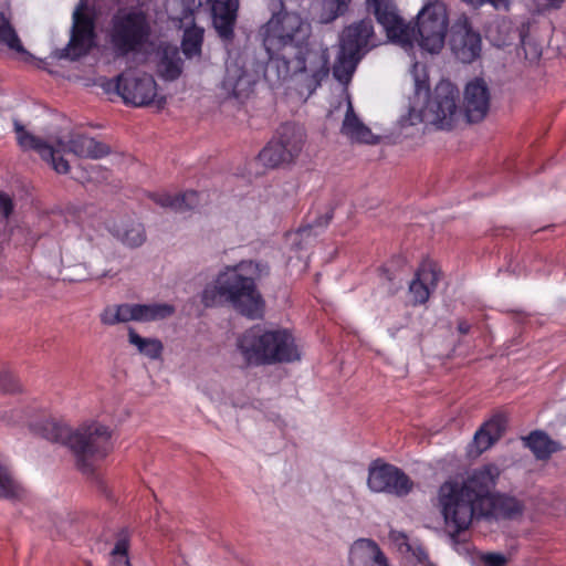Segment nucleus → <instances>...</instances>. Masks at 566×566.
Wrapping results in <instances>:
<instances>
[{"label":"nucleus","mask_w":566,"mask_h":566,"mask_svg":"<svg viewBox=\"0 0 566 566\" xmlns=\"http://www.w3.org/2000/svg\"><path fill=\"white\" fill-rule=\"evenodd\" d=\"M328 69H324V66H321V75H327Z\"/></svg>","instance_id":"nucleus-48"},{"label":"nucleus","mask_w":566,"mask_h":566,"mask_svg":"<svg viewBox=\"0 0 566 566\" xmlns=\"http://www.w3.org/2000/svg\"><path fill=\"white\" fill-rule=\"evenodd\" d=\"M452 50L459 61L462 63H472L481 53V36L473 31L467 15L457 19L451 28Z\"/></svg>","instance_id":"nucleus-13"},{"label":"nucleus","mask_w":566,"mask_h":566,"mask_svg":"<svg viewBox=\"0 0 566 566\" xmlns=\"http://www.w3.org/2000/svg\"><path fill=\"white\" fill-rule=\"evenodd\" d=\"M367 486L374 493L405 497L412 492L415 483L403 470L378 458L368 465Z\"/></svg>","instance_id":"nucleus-10"},{"label":"nucleus","mask_w":566,"mask_h":566,"mask_svg":"<svg viewBox=\"0 0 566 566\" xmlns=\"http://www.w3.org/2000/svg\"><path fill=\"white\" fill-rule=\"evenodd\" d=\"M13 201L10 196L0 191V213L4 218H9L13 212Z\"/></svg>","instance_id":"nucleus-41"},{"label":"nucleus","mask_w":566,"mask_h":566,"mask_svg":"<svg viewBox=\"0 0 566 566\" xmlns=\"http://www.w3.org/2000/svg\"><path fill=\"white\" fill-rule=\"evenodd\" d=\"M340 98L346 101V115L342 125V133L350 140L374 145L377 144L379 137L374 135L369 127H367L355 114L353 104L347 95L346 88L342 87Z\"/></svg>","instance_id":"nucleus-20"},{"label":"nucleus","mask_w":566,"mask_h":566,"mask_svg":"<svg viewBox=\"0 0 566 566\" xmlns=\"http://www.w3.org/2000/svg\"><path fill=\"white\" fill-rule=\"evenodd\" d=\"M128 543L126 539H118L113 548V555H122L127 557ZM126 565L129 566V560L126 558Z\"/></svg>","instance_id":"nucleus-42"},{"label":"nucleus","mask_w":566,"mask_h":566,"mask_svg":"<svg viewBox=\"0 0 566 566\" xmlns=\"http://www.w3.org/2000/svg\"><path fill=\"white\" fill-rule=\"evenodd\" d=\"M499 474L497 467L486 464L440 485L438 506L452 539L470 527L474 516L514 518L523 513L517 499L492 493Z\"/></svg>","instance_id":"nucleus-1"},{"label":"nucleus","mask_w":566,"mask_h":566,"mask_svg":"<svg viewBox=\"0 0 566 566\" xmlns=\"http://www.w3.org/2000/svg\"><path fill=\"white\" fill-rule=\"evenodd\" d=\"M61 145L63 150L81 158L99 159L107 156L111 151L106 144L81 133L71 134L69 140Z\"/></svg>","instance_id":"nucleus-21"},{"label":"nucleus","mask_w":566,"mask_h":566,"mask_svg":"<svg viewBox=\"0 0 566 566\" xmlns=\"http://www.w3.org/2000/svg\"><path fill=\"white\" fill-rule=\"evenodd\" d=\"M149 197L163 208H169L175 212H187L197 208L201 193L193 190L175 196L168 192H153Z\"/></svg>","instance_id":"nucleus-23"},{"label":"nucleus","mask_w":566,"mask_h":566,"mask_svg":"<svg viewBox=\"0 0 566 566\" xmlns=\"http://www.w3.org/2000/svg\"><path fill=\"white\" fill-rule=\"evenodd\" d=\"M482 560L486 566H505L507 562L500 553H488L482 556Z\"/></svg>","instance_id":"nucleus-40"},{"label":"nucleus","mask_w":566,"mask_h":566,"mask_svg":"<svg viewBox=\"0 0 566 566\" xmlns=\"http://www.w3.org/2000/svg\"><path fill=\"white\" fill-rule=\"evenodd\" d=\"M153 35L151 18L137 7L118 8L106 29V41L115 57L140 53Z\"/></svg>","instance_id":"nucleus-6"},{"label":"nucleus","mask_w":566,"mask_h":566,"mask_svg":"<svg viewBox=\"0 0 566 566\" xmlns=\"http://www.w3.org/2000/svg\"><path fill=\"white\" fill-rule=\"evenodd\" d=\"M401 25L397 27L395 34H387L388 39L402 46L412 49L417 43L422 50L437 54L446 43L450 29V19L447 4L441 0H428L415 17V25L406 22L399 14Z\"/></svg>","instance_id":"nucleus-4"},{"label":"nucleus","mask_w":566,"mask_h":566,"mask_svg":"<svg viewBox=\"0 0 566 566\" xmlns=\"http://www.w3.org/2000/svg\"><path fill=\"white\" fill-rule=\"evenodd\" d=\"M40 431L46 440L69 447L77 469L85 474L93 473L94 462L105 459L113 451L112 431L96 421L72 430L66 423L50 419L42 423Z\"/></svg>","instance_id":"nucleus-3"},{"label":"nucleus","mask_w":566,"mask_h":566,"mask_svg":"<svg viewBox=\"0 0 566 566\" xmlns=\"http://www.w3.org/2000/svg\"><path fill=\"white\" fill-rule=\"evenodd\" d=\"M360 60V56L350 54L349 52L339 49L333 65L334 77L342 85H347L350 82Z\"/></svg>","instance_id":"nucleus-26"},{"label":"nucleus","mask_w":566,"mask_h":566,"mask_svg":"<svg viewBox=\"0 0 566 566\" xmlns=\"http://www.w3.org/2000/svg\"><path fill=\"white\" fill-rule=\"evenodd\" d=\"M0 45H4L18 53H27L14 27L12 25L10 14L6 12H0Z\"/></svg>","instance_id":"nucleus-29"},{"label":"nucleus","mask_w":566,"mask_h":566,"mask_svg":"<svg viewBox=\"0 0 566 566\" xmlns=\"http://www.w3.org/2000/svg\"><path fill=\"white\" fill-rule=\"evenodd\" d=\"M255 84L254 76L237 62L227 65L222 88L228 95L243 99L249 97Z\"/></svg>","instance_id":"nucleus-18"},{"label":"nucleus","mask_w":566,"mask_h":566,"mask_svg":"<svg viewBox=\"0 0 566 566\" xmlns=\"http://www.w3.org/2000/svg\"><path fill=\"white\" fill-rule=\"evenodd\" d=\"M120 323L127 322H153L165 319L175 313V307L170 304H129L117 305Z\"/></svg>","instance_id":"nucleus-17"},{"label":"nucleus","mask_w":566,"mask_h":566,"mask_svg":"<svg viewBox=\"0 0 566 566\" xmlns=\"http://www.w3.org/2000/svg\"><path fill=\"white\" fill-rule=\"evenodd\" d=\"M377 44L374 24L370 19L353 22L339 35V49L360 57Z\"/></svg>","instance_id":"nucleus-14"},{"label":"nucleus","mask_w":566,"mask_h":566,"mask_svg":"<svg viewBox=\"0 0 566 566\" xmlns=\"http://www.w3.org/2000/svg\"><path fill=\"white\" fill-rule=\"evenodd\" d=\"M128 342L134 345L137 350L149 359H158L161 357L164 346L157 338H145L135 332L134 328L128 329Z\"/></svg>","instance_id":"nucleus-28"},{"label":"nucleus","mask_w":566,"mask_h":566,"mask_svg":"<svg viewBox=\"0 0 566 566\" xmlns=\"http://www.w3.org/2000/svg\"><path fill=\"white\" fill-rule=\"evenodd\" d=\"M495 442L489 437L486 431L482 427L475 432L473 437V447L475 452L481 454L482 452L490 449Z\"/></svg>","instance_id":"nucleus-36"},{"label":"nucleus","mask_w":566,"mask_h":566,"mask_svg":"<svg viewBox=\"0 0 566 566\" xmlns=\"http://www.w3.org/2000/svg\"><path fill=\"white\" fill-rule=\"evenodd\" d=\"M485 3L492 4L495 9H505L510 7V0H485Z\"/></svg>","instance_id":"nucleus-44"},{"label":"nucleus","mask_w":566,"mask_h":566,"mask_svg":"<svg viewBox=\"0 0 566 566\" xmlns=\"http://www.w3.org/2000/svg\"><path fill=\"white\" fill-rule=\"evenodd\" d=\"M311 24L300 14H274L263 27V45L269 54L264 76L269 82L285 81L292 74L306 71V62L313 53L308 48Z\"/></svg>","instance_id":"nucleus-2"},{"label":"nucleus","mask_w":566,"mask_h":566,"mask_svg":"<svg viewBox=\"0 0 566 566\" xmlns=\"http://www.w3.org/2000/svg\"><path fill=\"white\" fill-rule=\"evenodd\" d=\"M350 566H389L378 544L371 539H357L349 551Z\"/></svg>","instance_id":"nucleus-22"},{"label":"nucleus","mask_w":566,"mask_h":566,"mask_svg":"<svg viewBox=\"0 0 566 566\" xmlns=\"http://www.w3.org/2000/svg\"><path fill=\"white\" fill-rule=\"evenodd\" d=\"M458 331L461 333V334H468L469 331H470V324L465 321H460L458 323Z\"/></svg>","instance_id":"nucleus-45"},{"label":"nucleus","mask_w":566,"mask_h":566,"mask_svg":"<svg viewBox=\"0 0 566 566\" xmlns=\"http://www.w3.org/2000/svg\"><path fill=\"white\" fill-rule=\"evenodd\" d=\"M99 319L103 325L113 326L120 323L117 305L106 306L99 314Z\"/></svg>","instance_id":"nucleus-38"},{"label":"nucleus","mask_w":566,"mask_h":566,"mask_svg":"<svg viewBox=\"0 0 566 566\" xmlns=\"http://www.w3.org/2000/svg\"><path fill=\"white\" fill-rule=\"evenodd\" d=\"M201 302L206 307L230 304L249 318L260 317L264 305L254 280L240 274L237 269H227L213 284L206 286Z\"/></svg>","instance_id":"nucleus-5"},{"label":"nucleus","mask_w":566,"mask_h":566,"mask_svg":"<svg viewBox=\"0 0 566 566\" xmlns=\"http://www.w3.org/2000/svg\"><path fill=\"white\" fill-rule=\"evenodd\" d=\"M464 113L470 123L482 120L490 108V91L483 78L468 82L463 93Z\"/></svg>","instance_id":"nucleus-16"},{"label":"nucleus","mask_w":566,"mask_h":566,"mask_svg":"<svg viewBox=\"0 0 566 566\" xmlns=\"http://www.w3.org/2000/svg\"><path fill=\"white\" fill-rule=\"evenodd\" d=\"M564 0H538V3L544 9H558L563 4Z\"/></svg>","instance_id":"nucleus-43"},{"label":"nucleus","mask_w":566,"mask_h":566,"mask_svg":"<svg viewBox=\"0 0 566 566\" xmlns=\"http://www.w3.org/2000/svg\"><path fill=\"white\" fill-rule=\"evenodd\" d=\"M182 66L184 62L178 50L172 49L164 52L158 64V71L163 78L167 81H175L181 75Z\"/></svg>","instance_id":"nucleus-30"},{"label":"nucleus","mask_w":566,"mask_h":566,"mask_svg":"<svg viewBox=\"0 0 566 566\" xmlns=\"http://www.w3.org/2000/svg\"><path fill=\"white\" fill-rule=\"evenodd\" d=\"M23 488L14 479L10 468L0 463V497L19 500L23 495Z\"/></svg>","instance_id":"nucleus-31"},{"label":"nucleus","mask_w":566,"mask_h":566,"mask_svg":"<svg viewBox=\"0 0 566 566\" xmlns=\"http://www.w3.org/2000/svg\"><path fill=\"white\" fill-rule=\"evenodd\" d=\"M18 145L23 150H35L43 160L49 161L57 174H67L70 165L60 151L53 148L43 139L29 133L24 126L17 119L13 122Z\"/></svg>","instance_id":"nucleus-15"},{"label":"nucleus","mask_w":566,"mask_h":566,"mask_svg":"<svg viewBox=\"0 0 566 566\" xmlns=\"http://www.w3.org/2000/svg\"><path fill=\"white\" fill-rule=\"evenodd\" d=\"M352 0H321V23H329L344 15Z\"/></svg>","instance_id":"nucleus-32"},{"label":"nucleus","mask_w":566,"mask_h":566,"mask_svg":"<svg viewBox=\"0 0 566 566\" xmlns=\"http://www.w3.org/2000/svg\"><path fill=\"white\" fill-rule=\"evenodd\" d=\"M524 444L531 449L536 459L546 460L560 449L559 444L552 440L545 432L533 431L523 439Z\"/></svg>","instance_id":"nucleus-25"},{"label":"nucleus","mask_w":566,"mask_h":566,"mask_svg":"<svg viewBox=\"0 0 566 566\" xmlns=\"http://www.w3.org/2000/svg\"><path fill=\"white\" fill-rule=\"evenodd\" d=\"M1 420L3 422H6L7 424H27V426H29L30 428L33 429V423L31 421H29L23 416V411L22 410H18V409L11 410L10 415L4 413L1 417Z\"/></svg>","instance_id":"nucleus-39"},{"label":"nucleus","mask_w":566,"mask_h":566,"mask_svg":"<svg viewBox=\"0 0 566 566\" xmlns=\"http://www.w3.org/2000/svg\"><path fill=\"white\" fill-rule=\"evenodd\" d=\"M412 76L415 82L416 95L420 96L421 94H423L424 96H428L430 85L424 66H421L418 63H416L412 69Z\"/></svg>","instance_id":"nucleus-33"},{"label":"nucleus","mask_w":566,"mask_h":566,"mask_svg":"<svg viewBox=\"0 0 566 566\" xmlns=\"http://www.w3.org/2000/svg\"><path fill=\"white\" fill-rule=\"evenodd\" d=\"M482 429L486 431L489 437L496 442L503 434L505 430V419L502 416H495L489 421H486Z\"/></svg>","instance_id":"nucleus-34"},{"label":"nucleus","mask_w":566,"mask_h":566,"mask_svg":"<svg viewBox=\"0 0 566 566\" xmlns=\"http://www.w3.org/2000/svg\"><path fill=\"white\" fill-rule=\"evenodd\" d=\"M440 279L439 271L430 262L422 263L409 284V293L415 305L424 304Z\"/></svg>","instance_id":"nucleus-19"},{"label":"nucleus","mask_w":566,"mask_h":566,"mask_svg":"<svg viewBox=\"0 0 566 566\" xmlns=\"http://www.w3.org/2000/svg\"><path fill=\"white\" fill-rule=\"evenodd\" d=\"M318 86V71L314 70L312 72V76L306 84L298 83L297 91L300 93V97L303 102H305L317 88Z\"/></svg>","instance_id":"nucleus-37"},{"label":"nucleus","mask_w":566,"mask_h":566,"mask_svg":"<svg viewBox=\"0 0 566 566\" xmlns=\"http://www.w3.org/2000/svg\"><path fill=\"white\" fill-rule=\"evenodd\" d=\"M304 126L286 122L281 124L272 139L260 151L259 159L270 168L292 164L302 153L306 143Z\"/></svg>","instance_id":"nucleus-9"},{"label":"nucleus","mask_w":566,"mask_h":566,"mask_svg":"<svg viewBox=\"0 0 566 566\" xmlns=\"http://www.w3.org/2000/svg\"><path fill=\"white\" fill-rule=\"evenodd\" d=\"M333 219L332 212H326L324 217V222L327 224Z\"/></svg>","instance_id":"nucleus-47"},{"label":"nucleus","mask_w":566,"mask_h":566,"mask_svg":"<svg viewBox=\"0 0 566 566\" xmlns=\"http://www.w3.org/2000/svg\"><path fill=\"white\" fill-rule=\"evenodd\" d=\"M203 35V28L196 24L185 29L181 40V51L187 59L201 56Z\"/></svg>","instance_id":"nucleus-27"},{"label":"nucleus","mask_w":566,"mask_h":566,"mask_svg":"<svg viewBox=\"0 0 566 566\" xmlns=\"http://www.w3.org/2000/svg\"><path fill=\"white\" fill-rule=\"evenodd\" d=\"M237 346L247 365L261 366L298 359L294 339L285 329L262 331L252 327L238 338Z\"/></svg>","instance_id":"nucleus-7"},{"label":"nucleus","mask_w":566,"mask_h":566,"mask_svg":"<svg viewBox=\"0 0 566 566\" xmlns=\"http://www.w3.org/2000/svg\"><path fill=\"white\" fill-rule=\"evenodd\" d=\"M20 389L19 380L9 370L0 371V391L4 394L17 392Z\"/></svg>","instance_id":"nucleus-35"},{"label":"nucleus","mask_w":566,"mask_h":566,"mask_svg":"<svg viewBox=\"0 0 566 566\" xmlns=\"http://www.w3.org/2000/svg\"><path fill=\"white\" fill-rule=\"evenodd\" d=\"M86 1L81 0L73 12L71 36L62 56L77 61L87 55L96 44L95 18L86 12Z\"/></svg>","instance_id":"nucleus-11"},{"label":"nucleus","mask_w":566,"mask_h":566,"mask_svg":"<svg viewBox=\"0 0 566 566\" xmlns=\"http://www.w3.org/2000/svg\"><path fill=\"white\" fill-rule=\"evenodd\" d=\"M112 234L130 248L140 247L146 240L144 226L139 222L114 223L109 227Z\"/></svg>","instance_id":"nucleus-24"},{"label":"nucleus","mask_w":566,"mask_h":566,"mask_svg":"<svg viewBox=\"0 0 566 566\" xmlns=\"http://www.w3.org/2000/svg\"><path fill=\"white\" fill-rule=\"evenodd\" d=\"M463 1L473 7H481V6L485 4V0H463Z\"/></svg>","instance_id":"nucleus-46"},{"label":"nucleus","mask_w":566,"mask_h":566,"mask_svg":"<svg viewBox=\"0 0 566 566\" xmlns=\"http://www.w3.org/2000/svg\"><path fill=\"white\" fill-rule=\"evenodd\" d=\"M459 97V90L454 84L449 81L439 82L419 112L410 107L409 124L423 123L441 130L452 129L460 117Z\"/></svg>","instance_id":"nucleus-8"},{"label":"nucleus","mask_w":566,"mask_h":566,"mask_svg":"<svg viewBox=\"0 0 566 566\" xmlns=\"http://www.w3.org/2000/svg\"><path fill=\"white\" fill-rule=\"evenodd\" d=\"M108 86H114L116 93L126 104L134 106H147L155 102L157 96V83L150 74L132 75L122 73Z\"/></svg>","instance_id":"nucleus-12"}]
</instances>
